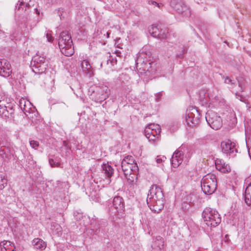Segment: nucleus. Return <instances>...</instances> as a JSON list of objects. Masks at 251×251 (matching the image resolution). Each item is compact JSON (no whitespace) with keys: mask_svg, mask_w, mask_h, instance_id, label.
<instances>
[{"mask_svg":"<svg viewBox=\"0 0 251 251\" xmlns=\"http://www.w3.org/2000/svg\"><path fill=\"white\" fill-rule=\"evenodd\" d=\"M125 167H124L123 163H121V167L122 171L124 173L125 176L128 175L131 172H138L139 168L137 164H131L125 165Z\"/></svg>","mask_w":251,"mask_h":251,"instance_id":"22","label":"nucleus"},{"mask_svg":"<svg viewBox=\"0 0 251 251\" xmlns=\"http://www.w3.org/2000/svg\"><path fill=\"white\" fill-rule=\"evenodd\" d=\"M109 63H110L111 64V65H112V66L114 65L115 64H117L116 58H113L112 57H111L110 59H108L107 60V64H109Z\"/></svg>","mask_w":251,"mask_h":251,"instance_id":"41","label":"nucleus"},{"mask_svg":"<svg viewBox=\"0 0 251 251\" xmlns=\"http://www.w3.org/2000/svg\"><path fill=\"white\" fill-rule=\"evenodd\" d=\"M212 92H209L206 89L201 90L198 94V100L202 105H205L209 103V97H213Z\"/></svg>","mask_w":251,"mask_h":251,"instance_id":"18","label":"nucleus"},{"mask_svg":"<svg viewBox=\"0 0 251 251\" xmlns=\"http://www.w3.org/2000/svg\"><path fill=\"white\" fill-rule=\"evenodd\" d=\"M178 56L180 58H182L183 57V55H178Z\"/></svg>","mask_w":251,"mask_h":251,"instance_id":"51","label":"nucleus"},{"mask_svg":"<svg viewBox=\"0 0 251 251\" xmlns=\"http://www.w3.org/2000/svg\"><path fill=\"white\" fill-rule=\"evenodd\" d=\"M215 166L218 170L224 173H228L231 171L229 165L221 159H217L215 160Z\"/></svg>","mask_w":251,"mask_h":251,"instance_id":"20","label":"nucleus"},{"mask_svg":"<svg viewBox=\"0 0 251 251\" xmlns=\"http://www.w3.org/2000/svg\"><path fill=\"white\" fill-rule=\"evenodd\" d=\"M164 199L161 189L156 185H153L149 190L147 200Z\"/></svg>","mask_w":251,"mask_h":251,"instance_id":"12","label":"nucleus"},{"mask_svg":"<svg viewBox=\"0 0 251 251\" xmlns=\"http://www.w3.org/2000/svg\"><path fill=\"white\" fill-rule=\"evenodd\" d=\"M164 242V240L161 237H156L155 241L152 245V249L151 251H162Z\"/></svg>","mask_w":251,"mask_h":251,"instance_id":"24","label":"nucleus"},{"mask_svg":"<svg viewBox=\"0 0 251 251\" xmlns=\"http://www.w3.org/2000/svg\"><path fill=\"white\" fill-rule=\"evenodd\" d=\"M203 222L207 226L216 227L221 222V217L218 212L210 207H206L202 212Z\"/></svg>","mask_w":251,"mask_h":251,"instance_id":"3","label":"nucleus"},{"mask_svg":"<svg viewBox=\"0 0 251 251\" xmlns=\"http://www.w3.org/2000/svg\"><path fill=\"white\" fill-rule=\"evenodd\" d=\"M29 143L31 148L35 150H37L39 145V142L35 140H30Z\"/></svg>","mask_w":251,"mask_h":251,"instance_id":"40","label":"nucleus"},{"mask_svg":"<svg viewBox=\"0 0 251 251\" xmlns=\"http://www.w3.org/2000/svg\"><path fill=\"white\" fill-rule=\"evenodd\" d=\"M0 251H9L15 250L14 244L9 241H3L0 243Z\"/></svg>","mask_w":251,"mask_h":251,"instance_id":"27","label":"nucleus"},{"mask_svg":"<svg viewBox=\"0 0 251 251\" xmlns=\"http://www.w3.org/2000/svg\"><path fill=\"white\" fill-rule=\"evenodd\" d=\"M164 159H166V157L164 156L162 158H160L157 156L156 161L157 163H161L162 162V161H164Z\"/></svg>","mask_w":251,"mask_h":251,"instance_id":"46","label":"nucleus"},{"mask_svg":"<svg viewBox=\"0 0 251 251\" xmlns=\"http://www.w3.org/2000/svg\"><path fill=\"white\" fill-rule=\"evenodd\" d=\"M183 158V153L181 151H176L172 155L171 161L174 168L178 167L181 164Z\"/></svg>","mask_w":251,"mask_h":251,"instance_id":"19","label":"nucleus"},{"mask_svg":"<svg viewBox=\"0 0 251 251\" xmlns=\"http://www.w3.org/2000/svg\"><path fill=\"white\" fill-rule=\"evenodd\" d=\"M245 201L247 205H251V182L248 184L245 190Z\"/></svg>","mask_w":251,"mask_h":251,"instance_id":"31","label":"nucleus"},{"mask_svg":"<svg viewBox=\"0 0 251 251\" xmlns=\"http://www.w3.org/2000/svg\"><path fill=\"white\" fill-rule=\"evenodd\" d=\"M32 244L35 249L40 251L45 250L47 246L46 243L39 238L34 239L32 241Z\"/></svg>","mask_w":251,"mask_h":251,"instance_id":"28","label":"nucleus"},{"mask_svg":"<svg viewBox=\"0 0 251 251\" xmlns=\"http://www.w3.org/2000/svg\"><path fill=\"white\" fill-rule=\"evenodd\" d=\"M34 12L36 13V14L39 15L40 12L38 10V9L37 8H34Z\"/></svg>","mask_w":251,"mask_h":251,"instance_id":"47","label":"nucleus"},{"mask_svg":"<svg viewBox=\"0 0 251 251\" xmlns=\"http://www.w3.org/2000/svg\"><path fill=\"white\" fill-rule=\"evenodd\" d=\"M3 153V150H0V155H2V154Z\"/></svg>","mask_w":251,"mask_h":251,"instance_id":"49","label":"nucleus"},{"mask_svg":"<svg viewBox=\"0 0 251 251\" xmlns=\"http://www.w3.org/2000/svg\"><path fill=\"white\" fill-rule=\"evenodd\" d=\"M170 5L178 13L181 14L184 17H188L191 15L189 8L180 0H172L170 2Z\"/></svg>","mask_w":251,"mask_h":251,"instance_id":"10","label":"nucleus"},{"mask_svg":"<svg viewBox=\"0 0 251 251\" xmlns=\"http://www.w3.org/2000/svg\"><path fill=\"white\" fill-rule=\"evenodd\" d=\"M225 83L231 85L230 88L233 89L235 85L234 80H232L230 77L227 76L225 78Z\"/></svg>","mask_w":251,"mask_h":251,"instance_id":"38","label":"nucleus"},{"mask_svg":"<svg viewBox=\"0 0 251 251\" xmlns=\"http://www.w3.org/2000/svg\"><path fill=\"white\" fill-rule=\"evenodd\" d=\"M248 152H249V156L250 157V158L251 159V149H250L248 151Z\"/></svg>","mask_w":251,"mask_h":251,"instance_id":"48","label":"nucleus"},{"mask_svg":"<svg viewBox=\"0 0 251 251\" xmlns=\"http://www.w3.org/2000/svg\"><path fill=\"white\" fill-rule=\"evenodd\" d=\"M239 96L240 97V100H242V99H241V96Z\"/></svg>","mask_w":251,"mask_h":251,"instance_id":"54","label":"nucleus"},{"mask_svg":"<svg viewBox=\"0 0 251 251\" xmlns=\"http://www.w3.org/2000/svg\"><path fill=\"white\" fill-rule=\"evenodd\" d=\"M137 173L138 172H131L129 174V175L127 176H125L127 180V182L128 184L130 185V186H133L136 184L137 180Z\"/></svg>","mask_w":251,"mask_h":251,"instance_id":"29","label":"nucleus"},{"mask_svg":"<svg viewBox=\"0 0 251 251\" xmlns=\"http://www.w3.org/2000/svg\"><path fill=\"white\" fill-rule=\"evenodd\" d=\"M7 185V179L3 175H0V189H3Z\"/></svg>","mask_w":251,"mask_h":251,"instance_id":"35","label":"nucleus"},{"mask_svg":"<svg viewBox=\"0 0 251 251\" xmlns=\"http://www.w3.org/2000/svg\"><path fill=\"white\" fill-rule=\"evenodd\" d=\"M49 163L52 167H58L59 165V163L54 161L53 159H50Z\"/></svg>","mask_w":251,"mask_h":251,"instance_id":"42","label":"nucleus"},{"mask_svg":"<svg viewBox=\"0 0 251 251\" xmlns=\"http://www.w3.org/2000/svg\"><path fill=\"white\" fill-rule=\"evenodd\" d=\"M205 119L207 124L213 129L218 130L222 126V119L215 112L208 111L205 115Z\"/></svg>","mask_w":251,"mask_h":251,"instance_id":"7","label":"nucleus"},{"mask_svg":"<svg viewBox=\"0 0 251 251\" xmlns=\"http://www.w3.org/2000/svg\"><path fill=\"white\" fill-rule=\"evenodd\" d=\"M32 70L35 74H42L47 67L45 56L39 52L33 57L31 63Z\"/></svg>","mask_w":251,"mask_h":251,"instance_id":"6","label":"nucleus"},{"mask_svg":"<svg viewBox=\"0 0 251 251\" xmlns=\"http://www.w3.org/2000/svg\"><path fill=\"white\" fill-rule=\"evenodd\" d=\"M213 97H209V103L212 104L214 107H216L223 103L224 100L221 97L215 95L214 92H212Z\"/></svg>","mask_w":251,"mask_h":251,"instance_id":"26","label":"nucleus"},{"mask_svg":"<svg viewBox=\"0 0 251 251\" xmlns=\"http://www.w3.org/2000/svg\"><path fill=\"white\" fill-rule=\"evenodd\" d=\"M151 72H150V73H151ZM148 73H150V72H147L146 73H145V74H146V75H148V74H147Z\"/></svg>","mask_w":251,"mask_h":251,"instance_id":"53","label":"nucleus"},{"mask_svg":"<svg viewBox=\"0 0 251 251\" xmlns=\"http://www.w3.org/2000/svg\"><path fill=\"white\" fill-rule=\"evenodd\" d=\"M161 130H153L151 128H145L144 130L145 135L150 142L154 143L159 140Z\"/></svg>","mask_w":251,"mask_h":251,"instance_id":"15","label":"nucleus"},{"mask_svg":"<svg viewBox=\"0 0 251 251\" xmlns=\"http://www.w3.org/2000/svg\"><path fill=\"white\" fill-rule=\"evenodd\" d=\"M52 233L60 235L61 232V227L58 224L56 223H52L50 228Z\"/></svg>","mask_w":251,"mask_h":251,"instance_id":"33","label":"nucleus"},{"mask_svg":"<svg viewBox=\"0 0 251 251\" xmlns=\"http://www.w3.org/2000/svg\"><path fill=\"white\" fill-rule=\"evenodd\" d=\"M56 187L61 189H67L69 187V184L67 182H61L60 181H57Z\"/></svg>","mask_w":251,"mask_h":251,"instance_id":"36","label":"nucleus"},{"mask_svg":"<svg viewBox=\"0 0 251 251\" xmlns=\"http://www.w3.org/2000/svg\"><path fill=\"white\" fill-rule=\"evenodd\" d=\"M150 56L144 53L143 51H140L137 59L135 61L136 68L139 73H146L147 72H153L155 63L151 61Z\"/></svg>","mask_w":251,"mask_h":251,"instance_id":"2","label":"nucleus"},{"mask_svg":"<svg viewBox=\"0 0 251 251\" xmlns=\"http://www.w3.org/2000/svg\"><path fill=\"white\" fill-rule=\"evenodd\" d=\"M200 111L196 107H190L187 110L186 121L190 126H197L200 121Z\"/></svg>","mask_w":251,"mask_h":251,"instance_id":"8","label":"nucleus"},{"mask_svg":"<svg viewBox=\"0 0 251 251\" xmlns=\"http://www.w3.org/2000/svg\"><path fill=\"white\" fill-rule=\"evenodd\" d=\"M90 89L92 91L91 94V98L96 102L101 103L108 97L109 90L108 87L104 84L95 86Z\"/></svg>","mask_w":251,"mask_h":251,"instance_id":"5","label":"nucleus"},{"mask_svg":"<svg viewBox=\"0 0 251 251\" xmlns=\"http://www.w3.org/2000/svg\"><path fill=\"white\" fill-rule=\"evenodd\" d=\"M11 65L5 59L0 61V75L4 77L9 76L11 74Z\"/></svg>","mask_w":251,"mask_h":251,"instance_id":"17","label":"nucleus"},{"mask_svg":"<svg viewBox=\"0 0 251 251\" xmlns=\"http://www.w3.org/2000/svg\"><path fill=\"white\" fill-rule=\"evenodd\" d=\"M162 95L161 92L155 94V100L158 101L160 98L162 97Z\"/></svg>","mask_w":251,"mask_h":251,"instance_id":"45","label":"nucleus"},{"mask_svg":"<svg viewBox=\"0 0 251 251\" xmlns=\"http://www.w3.org/2000/svg\"><path fill=\"white\" fill-rule=\"evenodd\" d=\"M236 144L234 142L229 140L224 141L221 144L222 151L224 153L227 155L233 156L235 155L237 152V150L235 148Z\"/></svg>","mask_w":251,"mask_h":251,"instance_id":"11","label":"nucleus"},{"mask_svg":"<svg viewBox=\"0 0 251 251\" xmlns=\"http://www.w3.org/2000/svg\"><path fill=\"white\" fill-rule=\"evenodd\" d=\"M147 202L151 210L154 213L160 212L164 207V199L147 200Z\"/></svg>","mask_w":251,"mask_h":251,"instance_id":"13","label":"nucleus"},{"mask_svg":"<svg viewBox=\"0 0 251 251\" xmlns=\"http://www.w3.org/2000/svg\"><path fill=\"white\" fill-rule=\"evenodd\" d=\"M113 206L118 212L122 211L124 208V202L122 197H115L113 200Z\"/></svg>","mask_w":251,"mask_h":251,"instance_id":"23","label":"nucleus"},{"mask_svg":"<svg viewBox=\"0 0 251 251\" xmlns=\"http://www.w3.org/2000/svg\"><path fill=\"white\" fill-rule=\"evenodd\" d=\"M58 46L62 54L71 56L74 53V49L71 35L68 31H62L58 39Z\"/></svg>","mask_w":251,"mask_h":251,"instance_id":"1","label":"nucleus"},{"mask_svg":"<svg viewBox=\"0 0 251 251\" xmlns=\"http://www.w3.org/2000/svg\"><path fill=\"white\" fill-rule=\"evenodd\" d=\"M35 3L34 0H19L15 6V10L19 14L28 13Z\"/></svg>","mask_w":251,"mask_h":251,"instance_id":"9","label":"nucleus"},{"mask_svg":"<svg viewBox=\"0 0 251 251\" xmlns=\"http://www.w3.org/2000/svg\"><path fill=\"white\" fill-rule=\"evenodd\" d=\"M81 67L82 72L88 77H91L93 75V71L92 66L88 60L83 59L81 62Z\"/></svg>","mask_w":251,"mask_h":251,"instance_id":"21","label":"nucleus"},{"mask_svg":"<svg viewBox=\"0 0 251 251\" xmlns=\"http://www.w3.org/2000/svg\"><path fill=\"white\" fill-rule=\"evenodd\" d=\"M145 128H149V129H153V130H161L160 126L159 125L151 124L148 125Z\"/></svg>","mask_w":251,"mask_h":251,"instance_id":"39","label":"nucleus"},{"mask_svg":"<svg viewBox=\"0 0 251 251\" xmlns=\"http://www.w3.org/2000/svg\"><path fill=\"white\" fill-rule=\"evenodd\" d=\"M46 38H47V41L48 42H52L53 41V37L51 35V34L49 33H46Z\"/></svg>","mask_w":251,"mask_h":251,"instance_id":"44","label":"nucleus"},{"mask_svg":"<svg viewBox=\"0 0 251 251\" xmlns=\"http://www.w3.org/2000/svg\"><path fill=\"white\" fill-rule=\"evenodd\" d=\"M150 33L154 37L160 39H165L168 37V32L164 30L163 32L160 31L157 25H153L149 29Z\"/></svg>","mask_w":251,"mask_h":251,"instance_id":"16","label":"nucleus"},{"mask_svg":"<svg viewBox=\"0 0 251 251\" xmlns=\"http://www.w3.org/2000/svg\"><path fill=\"white\" fill-rule=\"evenodd\" d=\"M149 4L153 5L154 6H156L159 8H160L161 6H163V4L162 3H158L157 2L154 1V0H150L149 1Z\"/></svg>","mask_w":251,"mask_h":251,"instance_id":"43","label":"nucleus"},{"mask_svg":"<svg viewBox=\"0 0 251 251\" xmlns=\"http://www.w3.org/2000/svg\"><path fill=\"white\" fill-rule=\"evenodd\" d=\"M121 163H123L124 167H125V165L127 164L131 165V164H137L135 162L134 157L131 155H127L122 160Z\"/></svg>","mask_w":251,"mask_h":251,"instance_id":"32","label":"nucleus"},{"mask_svg":"<svg viewBox=\"0 0 251 251\" xmlns=\"http://www.w3.org/2000/svg\"><path fill=\"white\" fill-rule=\"evenodd\" d=\"M218 251V250L216 251H216Z\"/></svg>","mask_w":251,"mask_h":251,"instance_id":"55","label":"nucleus"},{"mask_svg":"<svg viewBox=\"0 0 251 251\" xmlns=\"http://www.w3.org/2000/svg\"><path fill=\"white\" fill-rule=\"evenodd\" d=\"M196 251H201V250H200V249H198Z\"/></svg>","mask_w":251,"mask_h":251,"instance_id":"52","label":"nucleus"},{"mask_svg":"<svg viewBox=\"0 0 251 251\" xmlns=\"http://www.w3.org/2000/svg\"><path fill=\"white\" fill-rule=\"evenodd\" d=\"M19 105L23 112L29 119L33 118L29 116L33 109L32 105L29 100L25 99H21L19 100Z\"/></svg>","mask_w":251,"mask_h":251,"instance_id":"14","label":"nucleus"},{"mask_svg":"<svg viewBox=\"0 0 251 251\" xmlns=\"http://www.w3.org/2000/svg\"><path fill=\"white\" fill-rule=\"evenodd\" d=\"M106 34H107V38H108L109 36V33L108 32H107Z\"/></svg>","mask_w":251,"mask_h":251,"instance_id":"50","label":"nucleus"},{"mask_svg":"<svg viewBox=\"0 0 251 251\" xmlns=\"http://www.w3.org/2000/svg\"><path fill=\"white\" fill-rule=\"evenodd\" d=\"M14 114V109L12 107L9 106L6 109L0 110V115L6 118H11Z\"/></svg>","mask_w":251,"mask_h":251,"instance_id":"30","label":"nucleus"},{"mask_svg":"<svg viewBox=\"0 0 251 251\" xmlns=\"http://www.w3.org/2000/svg\"><path fill=\"white\" fill-rule=\"evenodd\" d=\"M101 168L102 172L105 175V177L110 179L114 174V169L108 164H103Z\"/></svg>","mask_w":251,"mask_h":251,"instance_id":"25","label":"nucleus"},{"mask_svg":"<svg viewBox=\"0 0 251 251\" xmlns=\"http://www.w3.org/2000/svg\"><path fill=\"white\" fill-rule=\"evenodd\" d=\"M217 186L216 176L209 174L204 176L201 181V189L207 195L213 194Z\"/></svg>","mask_w":251,"mask_h":251,"instance_id":"4","label":"nucleus"},{"mask_svg":"<svg viewBox=\"0 0 251 251\" xmlns=\"http://www.w3.org/2000/svg\"><path fill=\"white\" fill-rule=\"evenodd\" d=\"M9 106V103L7 102L4 99L0 100V110L6 109V108Z\"/></svg>","mask_w":251,"mask_h":251,"instance_id":"37","label":"nucleus"},{"mask_svg":"<svg viewBox=\"0 0 251 251\" xmlns=\"http://www.w3.org/2000/svg\"><path fill=\"white\" fill-rule=\"evenodd\" d=\"M237 80L238 87L240 88L239 91L241 92L243 91L246 84L245 78L243 77H239Z\"/></svg>","mask_w":251,"mask_h":251,"instance_id":"34","label":"nucleus"}]
</instances>
